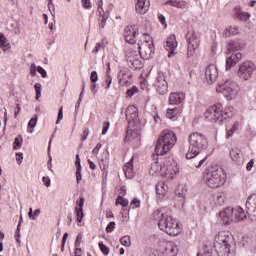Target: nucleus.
<instances>
[{
    "instance_id": "f257e3e1",
    "label": "nucleus",
    "mask_w": 256,
    "mask_h": 256,
    "mask_svg": "<svg viewBox=\"0 0 256 256\" xmlns=\"http://www.w3.org/2000/svg\"><path fill=\"white\" fill-rule=\"evenodd\" d=\"M234 115V107L229 106L223 109V105L221 103L210 106L204 113L205 119L211 123H218V125H223L227 119H231Z\"/></svg>"
},
{
    "instance_id": "f03ea898",
    "label": "nucleus",
    "mask_w": 256,
    "mask_h": 256,
    "mask_svg": "<svg viewBox=\"0 0 256 256\" xmlns=\"http://www.w3.org/2000/svg\"><path fill=\"white\" fill-rule=\"evenodd\" d=\"M226 181L227 176H225V172L223 169L219 168V166L209 165L204 170L203 182L209 189H219V187L225 185Z\"/></svg>"
},
{
    "instance_id": "7ed1b4c3",
    "label": "nucleus",
    "mask_w": 256,
    "mask_h": 256,
    "mask_svg": "<svg viewBox=\"0 0 256 256\" xmlns=\"http://www.w3.org/2000/svg\"><path fill=\"white\" fill-rule=\"evenodd\" d=\"M188 143L189 147L186 153V159H195V156L205 151L208 145L205 135L199 132L191 133L188 138Z\"/></svg>"
},
{
    "instance_id": "20e7f679",
    "label": "nucleus",
    "mask_w": 256,
    "mask_h": 256,
    "mask_svg": "<svg viewBox=\"0 0 256 256\" xmlns=\"http://www.w3.org/2000/svg\"><path fill=\"white\" fill-rule=\"evenodd\" d=\"M158 227L161 231H164V233H167V235H170L171 237H177V235H180L181 231H183L181 223L167 214L160 215L158 219Z\"/></svg>"
},
{
    "instance_id": "39448f33",
    "label": "nucleus",
    "mask_w": 256,
    "mask_h": 256,
    "mask_svg": "<svg viewBox=\"0 0 256 256\" xmlns=\"http://www.w3.org/2000/svg\"><path fill=\"white\" fill-rule=\"evenodd\" d=\"M214 249L218 256H233L231 251V233L219 232L214 239Z\"/></svg>"
},
{
    "instance_id": "423d86ee",
    "label": "nucleus",
    "mask_w": 256,
    "mask_h": 256,
    "mask_svg": "<svg viewBox=\"0 0 256 256\" xmlns=\"http://www.w3.org/2000/svg\"><path fill=\"white\" fill-rule=\"evenodd\" d=\"M175 143H177L175 132L169 130L162 132L155 146L156 155H165V153H169V151L175 147Z\"/></svg>"
},
{
    "instance_id": "0eeeda50",
    "label": "nucleus",
    "mask_w": 256,
    "mask_h": 256,
    "mask_svg": "<svg viewBox=\"0 0 256 256\" xmlns=\"http://www.w3.org/2000/svg\"><path fill=\"white\" fill-rule=\"evenodd\" d=\"M216 93H221L227 101H233L239 96V84L232 79L221 80L216 86Z\"/></svg>"
},
{
    "instance_id": "6e6552de",
    "label": "nucleus",
    "mask_w": 256,
    "mask_h": 256,
    "mask_svg": "<svg viewBox=\"0 0 256 256\" xmlns=\"http://www.w3.org/2000/svg\"><path fill=\"white\" fill-rule=\"evenodd\" d=\"M139 39L137 42L140 56L142 59H151L155 54V45L153 44V38L149 34H138Z\"/></svg>"
},
{
    "instance_id": "1a4fd4ad",
    "label": "nucleus",
    "mask_w": 256,
    "mask_h": 256,
    "mask_svg": "<svg viewBox=\"0 0 256 256\" xmlns=\"http://www.w3.org/2000/svg\"><path fill=\"white\" fill-rule=\"evenodd\" d=\"M228 49L232 51V54L226 60V71H229L231 67H234V65H237V63L243 59V54L237 52L243 49V42H241V40L230 42Z\"/></svg>"
},
{
    "instance_id": "9d476101",
    "label": "nucleus",
    "mask_w": 256,
    "mask_h": 256,
    "mask_svg": "<svg viewBox=\"0 0 256 256\" xmlns=\"http://www.w3.org/2000/svg\"><path fill=\"white\" fill-rule=\"evenodd\" d=\"M185 39L188 43L187 57H193L195 53H197V49H199V45L201 40H199V35L193 29H189L185 35Z\"/></svg>"
},
{
    "instance_id": "9b49d317",
    "label": "nucleus",
    "mask_w": 256,
    "mask_h": 256,
    "mask_svg": "<svg viewBox=\"0 0 256 256\" xmlns=\"http://www.w3.org/2000/svg\"><path fill=\"white\" fill-rule=\"evenodd\" d=\"M125 61L130 69H143V56L136 50H127Z\"/></svg>"
},
{
    "instance_id": "f8f14e48",
    "label": "nucleus",
    "mask_w": 256,
    "mask_h": 256,
    "mask_svg": "<svg viewBox=\"0 0 256 256\" xmlns=\"http://www.w3.org/2000/svg\"><path fill=\"white\" fill-rule=\"evenodd\" d=\"M255 71V64L251 61H245L238 66L237 75L241 81H249Z\"/></svg>"
},
{
    "instance_id": "ddd939ff",
    "label": "nucleus",
    "mask_w": 256,
    "mask_h": 256,
    "mask_svg": "<svg viewBox=\"0 0 256 256\" xmlns=\"http://www.w3.org/2000/svg\"><path fill=\"white\" fill-rule=\"evenodd\" d=\"M163 177H166L169 181L171 179H175V175L179 173V167L177 166V162L172 158L166 160L163 164Z\"/></svg>"
},
{
    "instance_id": "4468645a",
    "label": "nucleus",
    "mask_w": 256,
    "mask_h": 256,
    "mask_svg": "<svg viewBox=\"0 0 256 256\" xmlns=\"http://www.w3.org/2000/svg\"><path fill=\"white\" fill-rule=\"evenodd\" d=\"M155 89L159 95H167L169 91V84L167 83V78L165 73L159 72L156 81H155Z\"/></svg>"
},
{
    "instance_id": "2eb2a0df",
    "label": "nucleus",
    "mask_w": 256,
    "mask_h": 256,
    "mask_svg": "<svg viewBox=\"0 0 256 256\" xmlns=\"http://www.w3.org/2000/svg\"><path fill=\"white\" fill-rule=\"evenodd\" d=\"M126 119L128 121L129 127H132L135 125L136 127H139L141 125V122H139V113L137 111V107L130 105L127 107L125 111Z\"/></svg>"
},
{
    "instance_id": "dca6fc26",
    "label": "nucleus",
    "mask_w": 256,
    "mask_h": 256,
    "mask_svg": "<svg viewBox=\"0 0 256 256\" xmlns=\"http://www.w3.org/2000/svg\"><path fill=\"white\" fill-rule=\"evenodd\" d=\"M137 35H139V28L136 25H128L124 29V39L126 43L134 45L137 43Z\"/></svg>"
},
{
    "instance_id": "f3484780",
    "label": "nucleus",
    "mask_w": 256,
    "mask_h": 256,
    "mask_svg": "<svg viewBox=\"0 0 256 256\" xmlns=\"http://www.w3.org/2000/svg\"><path fill=\"white\" fill-rule=\"evenodd\" d=\"M247 215L251 221H256V194L248 197L246 202Z\"/></svg>"
},
{
    "instance_id": "a211bd4d",
    "label": "nucleus",
    "mask_w": 256,
    "mask_h": 256,
    "mask_svg": "<svg viewBox=\"0 0 256 256\" xmlns=\"http://www.w3.org/2000/svg\"><path fill=\"white\" fill-rule=\"evenodd\" d=\"M219 72L217 71V66L210 64L205 69V78L209 85H213L217 81Z\"/></svg>"
},
{
    "instance_id": "6ab92c4d",
    "label": "nucleus",
    "mask_w": 256,
    "mask_h": 256,
    "mask_svg": "<svg viewBox=\"0 0 256 256\" xmlns=\"http://www.w3.org/2000/svg\"><path fill=\"white\" fill-rule=\"evenodd\" d=\"M219 217L224 225H229L232 221H235V214L233 207H227L219 213Z\"/></svg>"
},
{
    "instance_id": "aec40b11",
    "label": "nucleus",
    "mask_w": 256,
    "mask_h": 256,
    "mask_svg": "<svg viewBox=\"0 0 256 256\" xmlns=\"http://www.w3.org/2000/svg\"><path fill=\"white\" fill-rule=\"evenodd\" d=\"M151 7V2L149 0H136L135 9L138 15H145Z\"/></svg>"
},
{
    "instance_id": "412c9836",
    "label": "nucleus",
    "mask_w": 256,
    "mask_h": 256,
    "mask_svg": "<svg viewBox=\"0 0 256 256\" xmlns=\"http://www.w3.org/2000/svg\"><path fill=\"white\" fill-rule=\"evenodd\" d=\"M165 48L167 51H170L168 57H173V55H175L174 49H177V39L175 38V35L171 34L167 38Z\"/></svg>"
},
{
    "instance_id": "4be33fe9",
    "label": "nucleus",
    "mask_w": 256,
    "mask_h": 256,
    "mask_svg": "<svg viewBox=\"0 0 256 256\" xmlns=\"http://www.w3.org/2000/svg\"><path fill=\"white\" fill-rule=\"evenodd\" d=\"M185 101V93L174 92L170 94L169 103L170 105H181Z\"/></svg>"
},
{
    "instance_id": "5701e85b",
    "label": "nucleus",
    "mask_w": 256,
    "mask_h": 256,
    "mask_svg": "<svg viewBox=\"0 0 256 256\" xmlns=\"http://www.w3.org/2000/svg\"><path fill=\"white\" fill-rule=\"evenodd\" d=\"M234 15L237 17V19H239V21L247 22L248 19H251V14L243 11L241 6H236L234 8Z\"/></svg>"
},
{
    "instance_id": "b1692460",
    "label": "nucleus",
    "mask_w": 256,
    "mask_h": 256,
    "mask_svg": "<svg viewBox=\"0 0 256 256\" xmlns=\"http://www.w3.org/2000/svg\"><path fill=\"white\" fill-rule=\"evenodd\" d=\"M225 193L218 192L212 196V205L215 207H223L225 205Z\"/></svg>"
},
{
    "instance_id": "393cba45",
    "label": "nucleus",
    "mask_w": 256,
    "mask_h": 256,
    "mask_svg": "<svg viewBox=\"0 0 256 256\" xmlns=\"http://www.w3.org/2000/svg\"><path fill=\"white\" fill-rule=\"evenodd\" d=\"M130 129H128L125 141H133V139H139V132L137 131V128L139 126H135L134 124L132 126H128Z\"/></svg>"
},
{
    "instance_id": "a878e982",
    "label": "nucleus",
    "mask_w": 256,
    "mask_h": 256,
    "mask_svg": "<svg viewBox=\"0 0 256 256\" xmlns=\"http://www.w3.org/2000/svg\"><path fill=\"white\" fill-rule=\"evenodd\" d=\"M102 5H103V1L100 0V2H98V13L101 17L99 27H100V29H105V25L107 23L108 16L105 15V12L103 11V6Z\"/></svg>"
},
{
    "instance_id": "bb28decb",
    "label": "nucleus",
    "mask_w": 256,
    "mask_h": 256,
    "mask_svg": "<svg viewBox=\"0 0 256 256\" xmlns=\"http://www.w3.org/2000/svg\"><path fill=\"white\" fill-rule=\"evenodd\" d=\"M123 171H124L126 179H133V177H135V172H133V157L123 167Z\"/></svg>"
},
{
    "instance_id": "cd10ccee",
    "label": "nucleus",
    "mask_w": 256,
    "mask_h": 256,
    "mask_svg": "<svg viewBox=\"0 0 256 256\" xmlns=\"http://www.w3.org/2000/svg\"><path fill=\"white\" fill-rule=\"evenodd\" d=\"M150 175H161L163 177V166L159 162H154L149 170Z\"/></svg>"
},
{
    "instance_id": "c85d7f7f",
    "label": "nucleus",
    "mask_w": 256,
    "mask_h": 256,
    "mask_svg": "<svg viewBox=\"0 0 256 256\" xmlns=\"http://www.w3.org/2000/svg\"><path fill=\"white\" fill-rule=\"evenodd\" d=\"M243 219H247L245 210L241 207L234 208V221H243Z\"/></svg>"
},
{
    "instance_id": "c756f323",
    "label": "nucleus",
    "mask_w": 256,
    "mask_h": 256,
    "mask_svg": "<svg viewBox=\"0 0 256 256\" xmlns=\"http://www.w3.org/2000/svg\"><path fill=\"white\" fill-rule=\"evenodd\" d=\"M231 35H239V27L229 26L223 31V37H231Z\"/></svg>"
},
{
    "instance_id": "7c9ffc66",
    "label": "nucleus",
    "mask_w": 256,
    "mask_h": 256,
    "mask_svg": "<svg viewBox=\"0 0 256 256\" xmlns=\"http://www.w3.org/2000/svg\"><path fill=\"white\" fill-rule=\"evenodd\" d=\"M168 189L169 187L167 186V184H165V182H158L156 184V193L158 195H162V197L167 193Z\"/></svg>"
},
{
    "instance_id": "2f4dec72",
    "label": "nucleus",
    "mask_w": 256,
    "mask_h": 256,
    "mask_svg": "<svg viewBox=\"0 0 256 256\" xmlns=\"http://www.w3.org/2000/svg\"><path fill=\"white\" fill-rule=\"evenodd\" d=\"M181 111H182L181 107L167 109L166 117L168 119H175V116L181 114Z\"/></svg>"
},
{
    "instance_id": "473e14b6",
    "label": "nucleus",
    "mask_w": 256,
    "mask_h": 256,
    "mask_svg": "<svg viewBox=\"0 0 256 256\" xmlns=\"http://www.w3.org/2000/svg\"><path fill=\"white\" fill-rule=\"evenodd\" d=\"M175 193L180 199H185V195H187V187H185V185H178Z\"/></svg>"
},
{
    "instance_id": "72a5a7b5",
    "label": "nucleus",
    "mask_w": 256,
    "mask_h": 256,
    "mask_svg": "<svg viewBox=\"0 0 256 256\" xmlns=\"http://www.w3.org/2000/svg\"><path fill=\"white\" fill-rule=\"evenodd\" d=\"M230 157L232 161H235V163H239V161H241V151H239L238 149H232L230 151Z\"/></svg>"
},
{
    "instance_id": "f704fd0d",
    "label": "nucleus",
    "mask_w": 256,
    "mask_h": 256,
    "mask_svg": "<svg viewBox=\"0 0 256 256\" xmlns=\"http://www.w3.org/2000/svg\"><path fill=\"white\" fill-rule=\"evenodd\" d=\"M239 122H235L227 131V137H233L235 133H239Z\"/></svg>"
},
{
    "instance_id": "c9c22d12",
    "label": "nucleus",
    "mask_w": 256,
    "mask_h": 256,
    "mask_svg": "<svg viewBox=\"0 0 256 256\" xmlns=\"http://www.w3.org/2000/svg\"><path fill=\"white\" fill-rule=\"evenodd\" d=\"M21 145H23V136L19 135L15 138V140L13 142L14 151L21 149Z\"/></svg>"
},
{
    "instance_id": "e433bc0d",
    "label": "nucleus",
    "mask_w": 256,
    "mask_h": 256,
    "mask_svg": "<svg viewBox=\"0 0 256 256\" xmlns=\"http://www.w3.org/2000/svg\"><path fill=\"white\" fill-rule=\"evenodd\" d=\"M166 253L170 256H176L177 255V246L174 244H169L166 247Z\"/></svg>"
},
{
    "instance_id": "4c0bfd02",
    "label": "nucleus",
    "mask_w": 256,
    "mask_h": 256,
    "mask_svg": "<svg viewBox=\"0 0 256 256\" xmlns=\"http://www.w3.org/2000/svg\"><path fill=\"white\" fill-rule=\"evenodd\" d=\"M120 243L121 245H123L124 247H131V237H129L128 235L122 237L120 239Z\"/></svg>"
},
{
    "instance_id": "58836bf2",
    "label": "nucleus",
    "mask_w": 256,
    "mask_h": 256,
    "mask_svg": "<svg viewBox=\"0 0 256 256\" xmlns=\"http://www.w3.org/2000/svg\"><path fill=\"white\" fill-rule=\"evenodd\" d=\"M116 205H122L123 207H127L129 205V200L123 198V196H118L116 199Z\"/></svg>"
},
{
    "instance_id": "ea45409f",
    "label": "nucleus",
    "mask_w": 256,
    "mask_h": 256,
    "mask_svg": "<svg viewBox=\"0 0 256 256\" xmlns=\"http://www.w3.org/2000/svg\"><path fill=\"white\" fill-rule=\"evenodd\" d=\"M37 115H35L28 123V126L30 127L31 130H28L29 133H33V128L37 127Z\"/></svg>"
},
{
    "instance_id": "a19ab883",
    "label": "nucleus",
    "mask_w": 256,
    "mask_h": 256,
    "mask_svg": "<svg viewBox=\"0 0 256 256\" xmlns=\"http://www.w3.org/2000/svg\"><path fill=\"white\" fill-rule=\"evenodd\" d=\"M203 163H205V159L200 160L196 158L192 161V166L196 167V169H199L200 167H202Z\"/></svg>"
},
{
    "instance_id": "79ce46f5",
    "label": "nucleus",
    "mask_w": 256,
    "mask_h": 256,
    "mask_svg": "<svg viewBox=\"0 0 256 256\" xmlns=\"http://www.w3.org/2000/svg\"><path fill=\"white\" fill-rule=\"evenodd\" d=\"M125 75H127V73L125 72V70H120L118 73V79H119V83H127V81L125 80Z\"/></svg>"
},
{
    "instance_id": "37998d69",
    "label": "nucleus",
    "mask_w": 256,
    "mask_h": 256,
    "mask_svg": "<svg viewBox=\"0 0 256 256\" xmlns=\"http://www.w3.org/2000/svg\"><path fill=\"white\" fill-rule=\"evenodd\" d=\"M75 211H76V215H77V221H78V223H81V221L83 220V209L76 207Z\"/></svg>"
},
{
    "instance_id": "c03bdc74",
    "label": "nucleus",
    "mask_w": 256,
    "mask_h": 256,
    "mask_svg": "<svg viewBox=\"0 0 256 256\" xmlns=\"http://www.w3.org/2000/svg\"><path fill=\"white\" fill-rule=\"evenodd\" d=\"M139 92V88H137L136 86H133L131 89H128L126 92L127 97H132L135 95V93Z\"/></svg>"
},
{
    "instance_id": "a18cd8bd",
    "label": "nucleus",
    "mask_w": 256,
    "mask_h": 256,
    "mask_svg": "<svg viewBox=\"0 0 256 256\" xmlns=\"http://www.w3.org/2000/svg\"><path fill=\"white\" fill-rule=\"evenodd\" d=\"M35 90H36V101H39V98L41 97V83H36L35 84Z\"/></svg>"
},
{
    "instance_id": "49530a36",
    "label": "nucleus",
    "mask_w": 256,
    "mask_h": 256,
    "mask_svg": "<svg viewBox=\"0 0 256 256\" xmlns=\"http://www.w3.org/2000/svg\"><path fill=\"white\" fill-rule=\"evenodd\" d=\"M100 251L103 253V255H109V247H107L103 242L99 243Z\"/></svg>"
},
{
    "instance_id": "de8ad7c7",
    "label": "nucleus",
    "mask_w": 256,
    "mask_h": 256,
    "mask_svg": "<svg viewBox=\"0 0 256 256\" xmlns=\"http://www.w3.org/2000/svg\"><path fill=\"white\" fill-rule=\"evenodd\" d=\"M105 83L107 85L106 89H109V87H111V83H113V78L111 77V75L109 74V71H106V80Z\"/></svg>"
},
{
    "instance_id": "09e8293b",
    "label": "nucleus",
    "mask_w": 256,
    "mask_h": 256,
    "mask_svg": "<svg viewBox=\"0 0 256 256\" xmlns=\"http://www.w3.org/2000/svg\"><path fill=\"white\" fill-rule=\"evenodd\" d=\"M15 239L17 241V243H21V226L20 224H18L17 229H16V233H15Z\"/></svg>"
},
{
    "instance_id": "8fccbe9b",
    "label": "nucleus",
    "mask_w": 256,
    "mask_h": 256,
    "mask_svg": "<svg viewBox=\"0 0 256 256\" xmlns=\"http://www.w3.org/2000/svg\"><path fill=\"white\" fill-rule=\"evenodd\" d=\"M30 75L31 77H35L37 75V65H35V63L30 64Z\"/></svg>"
},
{
    "instance_id": "3c124183",
    "label": "nucleus",
    "mask_w": 256,
    "mask_h": 256,
    "mask_svg": "<svg viewBox=\"0 0 256 256\" xmlns=\"http://www.w3.org/2000/svg\"><path fill=\"white\" fill-rule=\"evenodd\" d=\"M91 83H97L99 81V76H97V71H92L90 74Z\"/></svg>"
},
{
    "instance_id": "603ef678",
    "label": "nucleus",
    "mask_w": 256,
    "mask_h": 256,
    "mask_svg": "<svg viewBox=\"0 0 256 256\" xmlns=\"http://www.w3.org/2000/svg\"><path fill=\"white\" fill-rule=\"evenodd\" d=\"M132 209H138V207H141V201L139 199L135 198L134 200L131 201L130 203Z\"/></svg>"
},
{
    "instance_id": "864d4df0",
    "label": "nucleus",
    "mask_w": 256,
    "mask_h": 256,
    "mask_svg": "<svg viewBox=\"0 0 256 256\" xmlns=\"http://www.w3.org/2000/svg\"><path fill=\"white\" fill-rule=\"evenodd\" d=\"M81 243H83V235L78 234L75 241V247L76 248L81 247Z\"/></svg>"
},
{
    "instance_id": "5fc2aeb1",
    "label": "nucleus",
    "mask_w": 256,
    "mask_h": 256,
    "mask_svg": "<svg viewBox=\"0 0 256 256\" xmlns=\"http://www.w3.org/2000/svg\"><path fill=\"white\" fill-rule=\"evenodd\" d=\"M42 183L45 187H51V178H49V176H44L42 178Z\"/></svg>"
},
{
    "instance_id": "6e6d98bb",
    "label": "nucleus",
    "mask_w": 256,
    "mask_h": 256,
    "mask_svg": "<svg viewBox=\"0 0 256 256\" xmlns=\"http://www.w3.org/2000/svg\"><path fill=\"white\" fill-rule=\"evenodd\" d=\"M115 229V222H110L106 227V233H113Z\"/></svg>"
},
{
    "instance_id": "4d7b16f0",
    "label": "nucleus",
    "mask_w": 256,
    "mask_h": 256,
    "mask_svg": "<svg viewBox=\"0 0 256 256\" xmlns=\"http://www.w3.org/2000/svg\"><path fill=\"white\" fill-rule=\"evenodd\" d=\"M63 119V106H61L58 110V118H57V125H59V123L62 121Z\"/></svg>"
},
{
    "instance_id": "13d9d810",
    "label": "nucleus",
    "mask_w": 256,
    "mask_h": 256,
    "mask_svg": "<svg viewBox=\"0 0 256 256\" xmlns=\"http://www.w3.org/2000/svg\"><path fill=\"white\" fill-rule=\"evenodd\" d=\"M15 156L18 165H21V163H23V154L21 152H16Z\"/></svg>"
},
{
    "instance_id": "bf43d9fd",
    "label": "nucleus",
    "mask_w": 256,
    "mask_h": 256,
    "mask_svg": "<svg viewBox=\"0 0 256 256\" xmlns=\"http://www.w3.org/2000/svg\"><path fill=\"white\" fill-rule=\"evenodd\" d=\"M48 8L50 10L51 15H53V17H55V5H53L52 0H49Z\"/></svg>"
},
{
    "instance_id": "052dcab7",
    "label": "nucleus",
    "mask_w": 256,
    "mask_h": 256,
    "mask_svg": "<svg viewBox=\"0 0 256 256\" xmlns=\"http://www.w3.org/2000/svg\"><path fill=\"white\" fill-rule=\"evenodd\" d=\"M0 49H2L3 53H9L11 51V44L6 42Z\"/></svg>"
},
{
    "instance_id": "680f3d73",
    "label": "nucleus",
    "mask_w": 256,
    "mask_h": 256,
    "mask_svg": "<svg viewBox=\"0 0 256 256\" xmlns=\"http://www.w3.org/2000/svg\"><path fill=\"white\" fill-rule=\"evenodd\" d=\"M84 9H91V0H81Z\"/></svg>"
},
{
    "instance_id": "e2e57ef3",
    "label": "nucleus",
    "mask_w": 256,
    "mask_h": 256,
    "mask_svg": "<svg viewBox=\"0 0 256 256\" xmlns=\"http://www.w3.org/2000/svg\"><path fill=\"white\" fill-rule=\"evenodd\" d=\"M37 72L41 74V77L43 79H45V77H47V71H45V69H43V67L38 66L37 67Z\"/></svg>"
},
{
    "instance_id": "0e129e2a",
    "label": "nucleus",
    "mask_w": 256,
    "mask_h": 256,
    "mask_svg": "<svg viewBox=\"0 0 256 256\" xmlns=\"http://www.w3.org/2000/svg\"><path fill=\"white\" fill-rule=\"evenodd\" d=\"M76 205H78V209H83V205H85V198L80 197L79 200H77Z\"/></svg>"
},
{
    "instance_id": "69168bd1",
    "label": "nucleus",
    "mask_w": 256,
    "mask_h": 256,
    "mask_svg": "<svg viewBox=\"0 0 256 256\" xmlns=\"http://www.w3.org/2000/svg\"><path fill=\"white\" fill-rule=\"evenodd\" d=\"M254 165H255V161H254L253 159H251V160L247 163V165H246V170H247V171H252Z\"/></svg>"
},
{
    "instance_id": "338daca9",
    "label": "nucleus",
    "mask_w": 256,
    "mask_h": 256,
    "mask_svg": "<svg viewBox=\"0 0 256 256\" xmlns=\"http://www.w3.org/2000/svg\"><path fill=\"white\" fill-rule=\"evenodd\" d=\"M110 126H111V123L109 122L105 123V126L103 127V130H102V135H107V132L109 131Z\"/></svg>"
},
{
    "instance_id": "774afa93",
    "label": "nucleus",
    "mask_w": 256,
    "mask_h": 256,
    "mask_svg": "<svg viewBox=\"0 0 256 256\" xmlns=\"http://www.w3.org/2000/svg\"><path fill=\"white\" fill-rule=\"evenodd\" d=\"M251 243H253V240H251V238L246 237L243 239V245H245V247H249V245H251Z\"/></svg>"
}]
</instances>
